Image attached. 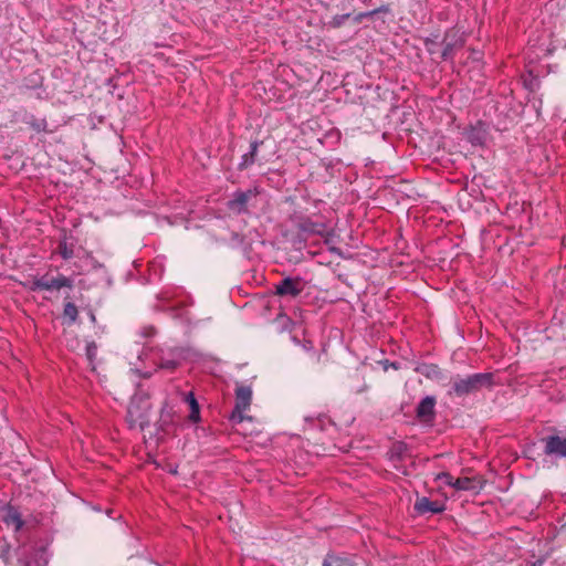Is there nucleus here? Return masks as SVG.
I'll use <instances>...</instances> for the list:
<instances>
[{"label": "nucleus", "instance_id": "1", "mask_svg": "<svg viewBox=\"0 0 566 566\" xmlns=\"http://www.w3.org/2000/svg\"><path fill=\"white\" fill-rule=\"evenodd\" d=\"M494 385V376L492 373H478L468 376L457 375L451 379V388L449 396L459 398L474 395L483 388H491Z\"/></svg>", "mask_w": 566, "mask_h": 566}, {"label": "nucleus", "instance_id": "2", "mask_svg": "<svg viewBox=\"0 0 566 566\" xmlns=\"http://www.w3.org/2000/svg\"><path fill=\"white\" fill-rule=\"evenodd\" d=\"M151 403L149 396L143 390H137L127 407L126 420L130 428L144 430L150 421Z\"/></svg>", "mask_w": 566, "mask_h": 566}, {"label": "nucleus", "instance_id": "3", "mask_svg": "<svg viewBox=\"0 0 566 566\" xmlns=\"http://www.w3.org/2000/svg\"><path fill=\"white\" fill-rule=\"evenodd\" d=\"M251 401V387L247 385H238L235 388V406L231 412L230 420L234 423H241L248 419L244 412L249 410Z\"/></svg>", "mask_w": 566, "mask_h": 566}, {"label": "nucleus", "instance_id": "4", "mask_svg": "<svg viewBox=\"0 0 566 566\" xmlns=\"http://www.w3.org/2000/svg\"><path fill=\"white\" fill-rule=\"evenodd\" d=\"M539 442L545 455L566 459V438L554 431L552 434L542 437Z\"/></svg>", "mask_w": 566, "mask_h": 566}, {"label": "nucleus", "instance_id": "5", "mask_svg": "<svg viewBox=\"0 0 566 566\" xmlns=\"http://www.w3.org/2000/svg\"><path fill=\"white\" fill-rule=\"evenodd\" d=\"M72 280L59 274L57 276L43 275L32 282V291H59L62 287H72Z\"/></svg>", "mask_w": 566, "mask_h": 566}, {"label": "nucleus", "instance_id": "6", "mask_svg": "<svg viewBox=\"0 0 566 566\" xmlns=\"http://www.w3.org/2000/svg\"><path fill=\"white\" fill-rule=\"evenodd\" d=\"M305 283L301 277H284L274 285L277 296L297 297L304 290Z\"/></svg>", "mask_w": 566, "mask_h": 566}, {"label": "nucleus", "instance_id": "7", "mask_svg": "<svg viewBox=\"0 0 566 566\" xmlns=\"http://www.w3.org/2000/svg\"><path fill=\"white\" fill-rule=\"evenodd\" d=\"M437 400L433 396H427L418 403L416 416L421 422H431L436 417Z\"/></svg>", "mask_w": 566, "mask_h": 566}, {"label": "nucleus", "instance_id": "8", "mask_svg": "<svg viewBox=\"0 0 566 566\" xmlns=\"http://www.w3.org/2000/svg\"><path fill=\"white\" fill-rule=\"evenodd\" d=\"M413 509L420 515H424L427 513L437 514L444 511V505L439 501H431L430 499L422 496L416 500Z\"/></svg>", "mask_w": 566, "mask_h": 566}, {"label": "nucleus", "instance_id": "9", "mask_svg": "<svg viewBox=\"0 0 566 566\" xmlns=\"http://www.w3.org/2000/svg\"><path fill=\"white\" fill-rule=\"evenodd\" d=\"M483 488V481L478 476H464L458 478L454 481V489L459 491H473L475 493L480 492Z\"/></svg>", "mask_w": 566, "mask_h": 566}, {"label": "nucleus", "instance_id": "10", "mask_svg": "<svg viewBox=\"0 0 566 566\" xmlns=\"http://www.w3.org/2000/svg\"><path fill=\"white\" fill-rule=\"evenodd\" d=\"M416 371L421 374L428 379L442 382L447 379L442 369L434 364H422L416 368Z\"/></svg>", "mask_w": 566, "mask_h": 566}, {"label": "nucleus", "instance_id": "11", "mask_svg": "<svg viewBox=\"0 0 566 566\" xmlns=\"http://www.w3.org/2000/svg\"><path fill=\"white\" fill-rule=\"evenodd\" d=\"M323 566H356V563L348 556L327 554L323 560Z\"/></svg>", "mask_w": 566, "mask_h": 566}, {"label": "nucleus", "instance_id": "12", "mask_svg": "<svg viewBox=\"0 0 566 566\" xmlns=\"http://www.w3.org/2000/svg\"><path fill=\"white\" fill-rule=\"evenodd\" d=\"M442 44H443L442 57L448 59L451 55L454 48L462 45V41H461V39H457L455 34L451 35L450 33H447L444 35Z\"/></svg>", "mask_w": 566, "mask_h": 566}, {"label": "nucleus", "instance_id": "13", "mask_svg": "<svg viewBox=\"0 0 566 566\" xmlns=\"http://www.w3.org/2000/svg\"><path fill=\"white\" fill-rule=\"evenodd\" d=\"M250 195L248 192H238L234 198L229 201V208L233 211L241 212L245 209Z\"/></svg>", "mask_w": 566, "mask_h": 566}, {"label": "nucleus", "instance_id": "14", "mask_svg": "<svg viewBox=\"0 0 566 566\" xmlns=\"http://www.w3.org/2000/svg\"><path fill=\"white\" fill-rule=\"evenodd\" d=\"M258 146H259L258 142L251 143L250 151L242 156V161L239 165L240 169H245L254 164L255 157H256V151H258Z\"/></svg>", "mask_w": 566, "mask_h": 566}, {"label": "nucleus", "instance_id": "15", "mask_svg": "<svg viewBox=\"0 0 566 566\" xmlns=\"http://www.w3.org/2000/svg\"><path fill=\"white\" fill-rule=\"evenodd\" d=\"M77 314L78 311L75 304L71 302L65 303L63 310V317L64 319H67V325H72L73 323H75Z\"/></svg>", "mask_w": 566, "mask_h": 566}, {"label": "nucleus", "instance_id": "16", "mask_svg": "<svg viewBox=\"0 0 566 566\" xmlns=\"http://www.w3.org/2000/svg\"><path fill=\"white\" fill-rule=\"evenodd\" d=\"M4 522L9 526H13L15 531H19L23 525V521L17 512H9L4 517Z\"/></svg>", "mask_w": 566, "mask_h": 566}, {"label": "nucleus", "instance_id": "17", "mask_svg": "<svg viewBox=\"0 0 566 566\" xmlns=\"http://www.w3.org/2000/svg\"><path fill=\"white\" fill-rule=\"evenodd\" d=\"M189 405H190V408H191V412L189 415V419L192 421V422H197L200 418V410H199V405L197 402V400L195 399L193 395L190 394L187 398Z\"/></svg>", "mask_w": 566, "mask_h": 566}, {"label": "nucleus", "instance_id": "18", "mask_svg": "<svg viewBox=\"0 0 566 566\" xmlns=\"http://www.w3.org/2000/svg\"><path fill=\"white\" fill-rule=\"evenodd\" d=\"M85 355L90 363V365H93L96 355H97V345L95 342H88L85 347ZM92 369H95L94 366H92Z\"/></svg>", "mask_w": 566, "mask_h": 566}, {"label": "nucleus", "instance_id": "19", "mask_svg": "<svg viewBox=\"0 0 566 566\" xmlns=\"http://www.w3.org/2000/svg\"><path fill=\"white\" fill-rule=\"evenodd\" d=\"M57 250L64 260H70L74 255L73 247L69 245L65 241L59 243Z\"/></svg>", "mask_w": 566, "mask_h": 566}, {"label": "nucleus", "instance_id": "20", "mask_svg": "<svg viewBox=\"0 0 566 566\" xmlns=\"http://www.w3.org/2000/svg\"><path fill=\"white\" fill-rule=\"evenodd\" d=\"M34 556L36 557L35 558V565H31V562H24L22 563L21 566H46V558L44 556V552L43 551H36L34 552Z\"/></svg>", "mask_w": 566, "mask_h": 566}, {"label": "nucleus", "instance_id": "21", "mask_svg": "<svg viewBox=\"0 0 566 566\" xmlns=\"http://www.w3.org/2000/svg\"><path fill=\"white\" fill-rule=\"evenodd\" d=\"M437 480L443 482L444 484L447 485H450L452 488H454V481L455 479H453V476L448 473V472H441L437 475Z\"/></svg>", "mask_w": 566, "mask_h": 566}, {"label": "nucleus", "instance_id": "22", "mask_svg": "<svg viewBox=\"0 0 566 566\" xmlns=\"http://www.w3.org/2000/svg\"><path fill=\"white\" fill-rule=\"evenodd\" d=\"M159 367L172 371L178 367V361L175 359H163L159 364Z\"/></svg>", "mask_w": 566, "mask_h": 566}, {"label": "nucleus", "instance_id": "23", "mask_svg": "<svg viewBox=\"0 0 566 566\" xmlns=\"http://www.w3.org/2000/svg\"><path fill=\"white\" fill-rule=\"evenodd\" d=\"M349 18V14H342V15H336L334 19H333V25L334 27H340V24Z\"/></svg>", "mask_w": 566, "mask_h": 566}, {"label": "nucleus", "instance_id": "24", "mask_svg": "<svg viewBox=\"0 0 566 566\" xmlns=\"http://www.w3.org/2000/svg\"><path fill=\"white\" fill-rule=\"evenodd\" d=\"M36 551H38V549H32V551L29 553V555H28V557H27V559H25L24 562H31V565H35V558H36V557L34 556V552H36Z\"/></svg>", "mask_w": 566, "mask_h": 566}, {"label": "nucleus", "instance_id": "25", "mask_svg": "<svg viewBox=\"0 0 566 566\" xmlns=\"http://www.w3.org/2000/svg\"><path fill=\"white\" fill-rule=\"evenodd\" d=\"M543 564L542 560H537L536 563H534L532 566H541Z\"/></svg>", "mask_w": 566, "mask_h": 566}, {"label": "nucleus", "instance_id": "26", "mask_svg": "<svg viewBox=\"0 0 566 566\" xmlns=\"http://www.w3.org/2000/svg\"><path fill=\"white\" fill-rule=\"evenodd\" d=\"M474 143L476 142L478 144H481V139L480 138H476V139H472Z\"/></svg>", "mask_w": 566, "mask_h": 566}, {"label": "nucleus", "instance_id": "27", "mask_svg": "<svg viewBox=\"0 0 566 566\" xmlns=\"http://www.w3.org/2000/svg\"><path fill=\"white\" fill-rule=\"evenodd\" d=\"M91 318H92V321H95V315L91 314Z\"/></svg>", "mask_w": 566, "mask_h": 566}]
</instances>
